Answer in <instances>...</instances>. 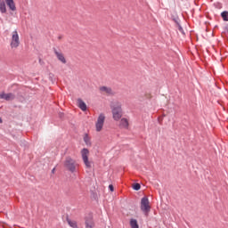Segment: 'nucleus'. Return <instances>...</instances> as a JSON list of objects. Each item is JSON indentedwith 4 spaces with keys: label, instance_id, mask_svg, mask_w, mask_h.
<instances>
[{
    "label": "nucleus",
    "instance_id": "obj_4",
    "mask_svg": "<svg viewBox=\"0 0 228 228\" xmlns=\"http://www.w3.org/2000/svg\"><path fill=\"white\" fill-rule=\"evenodd\" d=\"M105 120L106 116L103 113H101L95 122V129L97 133H101V131H102Z\"/></svg>",
    "mask_w": 228,
    "mask_h": 228
},
{
    "label": "nucleus",
    "instance_id": "obj_9",
    "mask_svg": "<svg viewBox=\"0 0 228 228\" xmlns=\"http://www.w3.org/2000/svg\"><path fill=\"white\" fill-rule=\"evenodd\" d=\"M0 99H4V101H13V99H15V94L12 93H1Z\"/></svg>",
    "mask_w": 228,
    "mask_h": 228
},
{
    "label": "nucleus",
    "instance_id": "obj_12",
    "mask_svg": "<svg viewBox=\"0 0 228 228\" xmlns=\"http://www.w3.org/2000/svg\"><path fill=\"white\" fill-rule=\"evenodd\" d=\"M77 102L78 108H80V110H82V111H86V103H85V102H83V100L78 99L77 101Z\"/></svg>",
    "mask_w": 228,
    "mask_h": 228
},
{
    "label": "nucleus",
    "instance_id": "obj_7",
    "mask_svg": "<svg viewBox=\"0 0 228 228\" xmlns=\"http://www.w3.org/2000/svg\"><path fill=\"white\" fill-rule=\"evenodd\" d=\"M141 209L143 213L147 215L151 211V203L149 201V198L143 197L141 200Z\"/></svg>",
    "mask_w": 228,
    "mask_h": 228
},
{
    "label": "nucleus",
    "instance_id": "obj_14",
    "mask_svg": "<svg viewBox=\"0 0 228 228\" xmlns=\"http://www.w3.org/2000/svg\"><path fill=\"white\" fill-rule=\"evenodd\" d=\"M68 224L72 228H77V223L76 221H72L70 219H68Z\"/></svg>",
    "mask_w": 228,
    "mask_h": 228
},
{
    "label": "nucleus",
    "instance_id": "obj_6",
    "mask_svg": "<svg viewBox=\"0 0 228 228\" xmlns=\"http://www.w3.org/2000/svg\"><path fill=\"white\" fill-rule=\"evenodd\" d=\"M89 154H90V151L86 148H84L81 151L82 159H83L84 164H85L86 168H92V161L88 160Z\"/></svg>",
    "mask_w": 228,
    "mask_h": 228
},
{
    "label": "nucleus",
    "instance_id": "obj_20",
    "mask_svg": "<svg viewBox=\"0 0 228 228\" xmlns=\"http://www.w3.org/2000/svg\"><path fill=\"white\" fill-rule=\"evenodd\" d=\"M109 190H110V191H114V187L112 184L109 185Z\"/></svg>",
    "mask_w": 228,
    "mask_h": 228
},
{
    "label": "nucleus",
    "instance_id": "obj_23",
    "mask_svg": "<svg viewBox=\"0 0 228 228\" xmlns=\"http://www.w3.org/2000/svg\"><path fill=\"white\" fill-rule=\"evenodd\" d=\"M87 228H92V225L88 226V224L86 225Z\"/></svg>",
    "mask_w": 228,
    "mask_h": 228
},
{
    "label": "nucleus",
    "instance_id": "obj_13",
    "mask_svg": "<svg viewBox=\"0 0 228 228\" xmlns=\"http://www.w3.org/2000/svg\"><path fill=\"white\" fill-rule=\"evenodd\" d=\"M130 226L131 228H140V226L138 225V221L136 219L130 220Z\"/></svg>",
    "mask_w": 228,
    "mask_h": 228
},
{
    "label": "nucleus",
    "instance_id": "obj_2",
    "mask_svg": "<svg viewBox=\"0 0 228 228\" xmlns=\"http://www.w3.org/2000/svg\"><path fill=\"white\" fill-rule=\"evenodd\" d=\"M111 111H112V118L116 122H118V120L122 118V115H123L122 105L119 102H117L116 104L112 105Z\"/></svg>",
    "mask_w": 228,
    "mask_h": 228
},
{
    "label": "nucleus",
    "instance_id": "obj_16",
    "mask_svg": "<svg viewBox=\"0 0 228 228\" xmlns=\"http://www.w3.org/2000/svg\"><path fill=\"white\" fill-rule=\"evenodd\" d=\"M221 16L223 18L224 20L228 21V12L224 11L221 13Z\"/></svg>",
    "mask_w": 228,
    "mask_h": 228
},
{
    "label": "nucleus",
    "instance_id": "obj_10",
    "mask_svg": "<svg viewBox=\"0 0 228 228\" xmlns=\"http://www.w3.org/2000/svg\"><path fill=\"white\" fill-rule=\"evenodd\" d=\"M100 92L102 94H105L107 95H113V90L111 89V87L101 86L100 87Z\"/></svg>",
    "mask_w": 228,
    "mask_h": 228
},
{
    "label": "nucleus",
    "instance_id": "obj_18",
    "mask_svg": "<svg viewBox=\"0 0 228 228\" xmlns=\"http://www.w3.org/2000/svg\"><path fill=\"white\" fill-rule=\"evenodd\" d=\"M144 97H145V99L151 100V99H152V94L145 93Z\"/></svg>",
    "mask_w": 228,
    "mask_h": 228
},
{
    "label": "nucleus",
    "instance_id": "obj_8",
    "mask_svg": "<svg viewBox=\"0 0 228 228\" xmlns=\"http://www.w3.org/2000/svg\"><path fill=\"white\" fill-rule=\"evenodd\" d=\"M118 127L120 129H129V119L123 118L119 120Z\"/></svg>",
    "mask_w": 228,
    "mask_h": 228
},
{
    "label": "nucleus",
    "instance_id": "obj_1",
    "mask_svg": "<svg viewBox=\"0 0 228 228\" xmlns=\"http://www.w3.org/2000/svg\"><path fill=\"white\" fill-rule=\"evenodd\" d=\"M6 4L12 12H15V10H17V7L15 6V2L13 0H0L1 13H6Z\"/></svg>",
    "mask_w": 228,
    "mask_h": 228
},
{
    "label": "nucleus",
    "instance_id": "obj_22",
    "mask_svg": "<svg viewBox=\"0 0 228 228\" xmlns=\"http://www.w3.org/2000/svg\"><path fill=\"white\" fill-rule=\"evenodd\" d=\"M0 124H3V119L0 118Z\"/></svg>",
    "mask_w": 228,
    "mask_h": 228
},
{
    "label": "nucleus",
    "instance_id": "obj_19",
    "mask_svg": "<svg viewBox=\"0 0 228 228\" xmlns=\"http://www.w3.org/2000/svg\"><path fill=\"white\" fill-rule=\"evenodd\" d=\"M177 28H178V30L180 31V33H183V35H184V30L183 29V27H181V25L177 24Z\"/></svg>",
    "mask_w": 228,
    "mask_h": 228
},
{
    "label": "nucleus",
    "instance_id": "obj_15",
    "mask_svg": "<svg viewBox=\"0 0 228 228\" xmlns=\"http://www.w3.org/2000/svg\"><path fill=\"white\" fill-rule=\"evenodd\" d=\"M84 142L86 145H92V142H90V136H88L86 134L84 136Z\"/></svg>",
    "mask_w": 228,
    "mask_h": 228
},
{
    "label": "nucleus",
    "instance_id": "obj_3",
    "mask_svg": "<svg viewBox=\"0 0 228 228\" xmlns=\"http://www.w3.org/2000/svg\"><path fill=\"white\" fill-rule=\"evenodd\" d=\"M20 45V37H19V31L14 30L11 33L10 47L11 49H18Z\"/></svg>",
    "mask_w": 228,
    "mask_h": 228
},
{
    "label": "nucleus",
    "instance_id": "obj_5",
    "mask_svg": "<svg viewBox=\"0 0 228 228\" xmlns=\"http://www.w3.org/2000/svg\"><path fill=\"white\" fill-rule=\"evenodd\" d=\"M77 166V163H76V160H74V159L70 157L66 158V160L64 161V167H66L69 170V172H76Z\"/></svg>",
    "mask_w": 228,
    "mask_h": 228
},
{
    "label": "nucleus",
    "instance_id": "obj_11",
    "mask_svg": "<svg viewBox=\"0 0 228 228\" xmlns=\"http://www.w3.org/2000/svg\"><path fill=\"white\" fill-rule=\"evenodd\" d=\"M54 54L56 55L59 61L64 64L67 63V60L65 59V56L61 52L54 50Z\"/></svg>",
    "mask_w": 228,
    "mask_h": 228
},
{
    "label": "nucleus",
    "instance_id": "obj_17",
    "mask_svg": "<svg viewBox=\"0 0 228 228\" xmlns=\"http://www.w3.org/2000/svg\"><path fill=\"white\" fill-rule=\"evenodd\" d=\"M134 190H135L136 191H138V190H140L142 188V186L140 185V183H134L133 185Z\"/></svg>",
    "mask_w": 228,
    "mask_h": 228
},
{
    "label": "nucleus",
    "instance_id": "obj_21",
    "mask_svg": "<svg viewBox=\"0 0 228 228\" xmlns=\"http://www.w3.org/2000/svg\"><path fill=\"white\" fill-rule=\"evenodd\" d=\"M56 170V168H53V170H52V174H54V171Z\"/></svg>",
    "mask_w": 228,
    "mask_h": 228
}]
</instances>
